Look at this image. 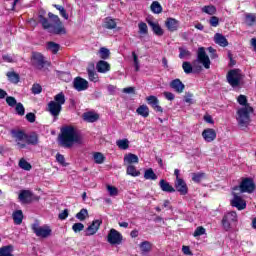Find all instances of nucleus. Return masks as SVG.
<instances>
[{
    "instance_id": "f257e3e1",
    "label": "nucleus",
    "mask_w": 256,
    "mask_h": 256,
    "mask_svg": "<svg viewBox=\"0 0 256 256\" xmlns=\"http://www.w3.org/2000/svg\"><path fill=\"white\" fill-rule=\"evenodd\" d=\"M239 105H242V108L237 110V123L241 129H247L251 124V114L254 113L253 107L247 102V96L239 95L237 98Z\"/></svg>"
},
{
    "instance_id": "f03ea898",
    "label": "nucleus",
    "mask_w": 256,
    "mask_h": 256,
    "mask_svg": "<svg viewBox=\"0 0 256 256\" xmlns=\"http://www.w3.org/2000/svg\"><path fill=\"white\" fill-rule=\"evenodd\" d=\"M48 17L50 19V22L49 19H47L43 15H39L40 23L43 29L48 31V33H52V35H67L65 25H63V22L58 15L49 12Z\"/></svg>"
},
{
    "instance_id": "7ed1b4c3",
    "label": "nucleus",
    "mask_w": 256,
    "mask_h": 256,
    "mask_svg": "<svg viewBox=\"0 0 256 256\" xmlns=\"http://www.w3.org/2000/svg\"><path fill=\"white\" fill-rule=\"evenodd\" d=\"M59 141L61 147L71 149L75 143H81L83 138L81 137V134L77 132V129H75L74 126H64L61 128Z\"/></svg>"
},
{
    "instance_id": "20e7f679",
    "label": "nucleus",
    "mask_w": 256,
    "mask_h": 256,
    "mask_svg": "<svg viewBox=\"0 0 256 256\" xmlns=\"http://www.w3.org/2000/svg\"><path fill=\"white\" fill-rule=\"evenodd\" d=\"M10 133L19 149H25L27 147V133L25 131L12 129Z\"/></svg>"
},
{
    "instance_id": "39448f33",
    "label": "nucleus",
    "mask_w": 256,
    "mask_h": 256,
    "mask_svg": "<svg viewBox=\"0 0 256 256\" xmlns=\"http://www.w3.org/2000/svg\"><path fill=\"white\" fill-rule=\"evenodd\" d=\"M256 189L255 182L251 178H244L239 186H234L233 191H240V193H253Z\"/></svg>"
},
{
    "instance_id": "423d86ee",
    "label": "nucleus",
    "mask_w": 256,
    "mask_h": 256,
    "mask_svg": "<svg viewBox=\"0 0 256 256\" xmlns=\"http://www.w3.org/2000/svg\"><path fill=\"white\" fill-rule=\"evenodd\" d=\"M31 61L33 67L39 69V71H41V69H45V67H51V62L45 60V56L40 52H33Z\"/></svg>"
},
{
    "instance_id": "0eeeda50",
    "label": "nucleus",
    "mask_w": 256,
    "mask_h": 256,
    "mask_svg": "<svg viewBox=\"0 0 256 256\" xmlns=\"http://www.w3.org/2000/svg\"><path fill=\"white\" fill-rule=\"evenodd\" d=\"M226 79L229 85H231V87H239L241 85V79H243L241 69L229 70Z\"/></svg>"
},
{
    "instance_id": "6e6552de",
    "label": "nucleus",
    "mask_w": 256,
    "mask_h": 256,
    "mask_svg": "<svg viewBox=\"0 0 256 256\" xmlns=\"http://www.w3.org/2000/svg\"><path fill=\"white\" fill-rule=\"evenodd\" d=\"M31 229L33 233H35L36 237H41L42 239H47V237H51V227L48 225L39 226V222H35L31 225Z\"/></svg>"
},
{
    "instance_id": "1a4fd4ad",
    "label": "nucleus",
    "mask_w": 256,
    "mask_h": 256,
    "mask_svg": "<svg viewBox=\"0 0 256 256\" xmlns=\"http://www.w3.org/2000/svg\"><path fill=\"white\" fill-rule=\"evenodd\" d=\"M107 241L110 243V245H121V243H123V234H121L115 228H112L108 232Z\"/></svg>"
},
{
    "instance_id": "9d476101",
    "label": "nucleus",
    "mask_w": 256,
    "mask_h": 256,
    "mask_svg": "<svg viewBox=\"0 0 256 256\" xmlns=\"http://www.w3.org/2000/svg\"><path fill=\"white\" fill-rule=\"evenodd\" d=\"M232 195L233 198L230 201L231 207H235L236 209H238V211H243L247 209V201H245L243 197H241L239 194L235 192H233Z\"/></svg>"
},
{
    "instance_id": "9b49d317",
    "label": "nucleus",
    "mask_w": 256,
    "mask_h": 256,
    "mask_svg": "<svg viewBox=\"0 0 256 256\" xmlns=\"http://www.w3.org/2000/svg\"><path fill=\"white\" fill-rule=\"evenodd\" d=\"M197 61L198 63H201V65H203V67L206 69H211V60L209 59L207 52H205V47L198 48Z\"/></svg>"
},
{
    "instance_id": "f8f14e48",
    "label": "nucleus",
    "mask_w": 256,
    "mask_h": 256,
    "mask_svg": "<svg viewBox=\"0 0 256 256\" xmlns=\"http://www.w3.org/2000/svg\"><path fill=\"white\" fill-rule=\"evenodd\" d=\"M46 111L54 117V121H57V119H59V115H61V111H63V106H60L52 100L47 104Z\"/></svg>"
},
{
    "instance_id": "ddd939ff",
    "label": "nucleus",
    "mask_w": 256,
    "mask_h": 256,
    "mask_svg": "<svg viewBox=\"0 0 256 256\" xmlns=\"http://www.w3.org/2000/svg\"><path fill=\"white\" fill-rule=\"evenodd\" d=\"M146 23H148L149 27H151L152 32L157 37H163V35H165V31L163 30V28H161V25L158 21H153V19L149 18L146 19Z\"/></svg>"
},
{
    "instance_id": "4468645a",
    "label": "nucleus",
    "mask_w": 256,
    "mask_h": 256,
    "mask_svg": "<svg viewBox=\"0 0 256 256\" xmlns=\"http://www.w3.org/2000/svg\"><path fill=\"white\" fill-rule=\"evenodd\" d=\"M101 225H103V220H93L91 225L86 228L85 236L91 237V235H95V233H97L101 228Z\"/></svg>"
},
{
    "instance_id": "2eb2a0df",
    "label": "nucleus",
    "mask_w": 256,
    "mask_h": 256,
    "mask_svg": "<svg viewBox=\"0 0 256 256\" xmlns=\"http://www.w3.org/2000/svg\"><path fill=\"white\" fill-rule=\"evenodd\" d=\"M73 86L76 91H87L89 89V82L85 78L78 76L74 79Z\"/></svg>"
},
{
    "instance_id": "dca6fc26",
    "label": "nucleus",
    "mask_w": 256,
    "mask_h": 256,
    "mask_svg": "<svg viewBox=\"0 0 256 256\" xmlns=\"http://www.w3.org/2000/svg\"><path fill=\"white\" fill-rule=\"evenodd\" d=\"M146 101L156 113H163V107L159 105V98L157 96L150 95L146 97Z\"/></svg>"
},
{
    "instance_id": "f3484780",
    "label": "nucleus",
    "mask_w": 256,
    "mask_h": 256,
    "mask_svg": "<svg viewBox=\"0 0 256 256\" xmlns=\"http://www.w3.org/2000/svg\"><path fill=\"white\" fill-rule=\"evenodd\" d=\"M174 187L175 191H177L180 195H187V193H189L187 182H185L183 179H178V181H175Z\"/></svg>"
},
{
    "instance_id": "a211bd4d",
    "label": "nucleus",
    "mask_w": 256,
    "mask_h": 256,
    "mask_svg": "<svg viewBox=\"0 0 256 256\" xmlns=\"http://www.w3.org/2000/svg\"><path fill=\"white\" fill-rule=\"evenodd\" d=\"M202 137L206 143H212L214 139H217V132H215V129L213 128L204 129Z\"/></svg>"
},
{
    "instance_id": "6ab92c4d",
    "label": "nucleus",
    "mask_w": 256,
    "mask_h": 256,
    "mask_svg": "<svg viewBox=\"0 0 256 256\" xmlns=\"http://www.w3.org/2000/svg\"><path fill=\"white\" fill-rule=\"evenodd\" d=\"M165 27L170 31V33H175L179 29V22L175 18H167L165 21Z\"/></svg>"
},
{
    "instance_id": "aec40b11",
    "label": "nucleus",
    "mask_w": 256,
    "mask_h": 256,
    "mask_svg": "<svg viewBox=\"0 0 256 256\" xmlns=\"http://www.w3.org/2000/svg\"><path fill=\"white\" fill-rule=\"evenodd\" d=\"M171 89H174L176 93H183L185 91V84L181 81V79L176 78L170 82Z\"/></svg>"
},
{
    "instance_id": "412c9836",
    "label": "nucleus",
    "mask_w": 256,
    "mask_h": 256,
    "mask_svg": "<svg viewBox=\"0 0 256 256\" xmlns=\"http://www.w3.org/2000/svg\"><path fill=\"white\" fill-rule=\"evenodd\" d=\"M82 118H83V121H86V123H95L99 121V115L92 111L85 112L82 115Z\"/></svg>"
},
{
    "instance_id": "4be33fe9",
    "label": "nucleus",
    "mask_w": 256,
    "mask_h": 256,
    "mask_svg": "<svg viewBox=\"0 0 256 256\" xmlns=\"http://www.w3.org/2000/svg\"><path fill=\"white\" fill-rule=\"evenodd\" d=\"M33 197V192H31L30 190H22L19 193L18 199L22 202V203H26L29 204L31 203V198Z\"/></svg>"
},
{
    "instance_id": "5701e85b",
    "label": "nucleus",
    "mask_w": 256,
    "mask_h": 256,
    "mask_svg": "<svg viewBox=\"0 0 256 256\" xmlns=\"http://www.w3.org/2000/svg\"><path fill=\"white\" fill-rule=\"evenodd\" d=\"M159 187L164 193H175V187H173L167 180L161 179Z\"/></svg>"
},
{
    "instance_id": "b1692460",
    "label": "nucleus",
    "mask_w": 256,
    "mask_h": 256,
    "mask_svg": "<svg viewBox=\"0 0 256 256\" xmlns=\"http://www.w3.org/2000/svg\"><path fill=\"white\" fill-rule=\"evenodd\" d=\"M27 145H39V134L36 132L26 134V146Z\"/></svg>"
},
{
    "instance_id": "393cba45",
    "label": "nucleus",
    "mask_w": 256,
    "mask_h": 256,
    "mask_svg": "<svg viewBox=\"0 0 256 256\" xmlns=\"http://www.w3.org/2000/svg\"><path fill=\"white\" fill-rule=\"evenodd\" d=\"M214 42L220 47H227L229 45V41H227V38L221 33H216L214 35Z\"/></svg>"
},
{
    "instance_id": "a878e982",
    "label": "nucleus",
    "mask_w": 256,
    "mask_h": 256,
    "mask_svg": "<svg viewBox=\"0 0 256 256\" xmlns=\"http://www.w3.org/2000/svg\"><path fill=\"white\" fill-rule=\"evenodd\" d=\"M96 69L98 73H107V71H111V65L105 60H100L96 65Z\"/></svg>"
},
{
    "instance_id": "bb28decb",
    "label": "nucleus",
    "mask_w": 256,
    "mask_h": 256,
    "mask_svg": "<svg viewBox=\"0 0 256 256\" xmlns=\"http://www.w3.org/2000/svg\"><path fill=\"white\" fill-rule=\"evenodd\" d=\"M6 77H8V81L10 83H13V85H17V83H19V81H21V76L19 75V73L15 72V71L7 72Z\"/></svg>"
},
{
    "instance_id": "cd10ccee",
    "label": "nucleus",
    "mask_w": 256,
    "mask_h": 256,
    "mask_svg": "<svg viewBox=\"0 0 256 256\" xmlns=\"http://www.w3.org/2000/svg\"><path fill=\"white\" fill-rule=\"evenodd\" d=\"M23 218V210H15L12 213V219L15 225H21V223H23Z\"/></svg>"
},
{
    "instance_id": "c85d7f7f",
    "label": "nucleus",
    "mask_w": 256,
    "mask_h": 256,
    "mask_svg": "<svg viewBox=\"0 0 256 256\" xmlns=\"http://www.w3.org/2000/svg\"><path fill=\"white\" fill-rule=\"evenodd\" d=\"M46 49L48 51H51V53H53V55H57V53H59V50L61 49V45L57 44L53 41H49L46 44Z\"/></svg>"
},
{
    "instance_id": "c756f323",
    "label": "nucleus",
    "mask_w": 256,
    "mask_h": 256,
    "mask_svg": "<svg viewBox=\"0 0 256 256\" xmlns=\"http://www.w3.org/2000/svg\"><path fill=\"white\" fill-rule=\"evenodd\" d=\"M87 73L89 81H93L94 83H97V81H99V75H97V72H95L94 66H89L87 68Z\"/></svg>"
},
{
    "instance_id": "7c9ffc66",
    "label": "nucleus",
    "mask_w": 256,
    "mask_h": 256,
    "mask_svg": "<svg viewBox=\"0 0 256 256\" xmlns=\"http://www.w3.org/2000/svg\"><path fill=\"white\" fill-rule=\"evenodd\" d=\"M150 10L155 15H159L160 13H163V6H161V3H159V1H153L150 5Z\"/></svg>"
},
{
    "instance_id": "2f4dec72",
    "label": "nucleus",
    "mask_w": 256,
    "mask_h": 256,
    "mask_svg": "<svg viewBox=\"0 0 256 256\" xmlns=\"http://www.w3.org/2000/svg\"><path fill=\"white\" fill-rule=\"evenodd\" d=\"M144 179L149 181H157V174H155V171H153V168H149L145 170Z\"/></svg>"
},
{
    "instance_id": "473e14b6",
    "label": "nucleus",
    "mask_w": 256,
    "mask_h": 256,
    "mask_svg": "<svg viewBox=\"0 0 256 256\" xmlns=\"http://www.w3.org/2000/svg\"><path fill=\"white\" fill-rule=\"evenodd\" d=\"M136 113L139 114L141 117L147 118L149 116V107L145 104L140 105L136 109Z\"/></svg>"
},
{
    "instance_id": "72a5a7b5",
    "label": "nucleus",
    "mask_w": 256,
    "mask_h": 256,
    "mask_svg": "<svg viewBox=\"0 0 256 256\" xmlns=\"http://www.w3.org/2000/svg\"><path fill=\"white\" fill-rule=\"evenodd\" d=\"M13 245H7L0 248V256H14Z\"/></svg>"
},
{
    "instance_id": "f704fd0d",
    "label": "nucleus",
    "mask_w": 256,
    "mask_h": 256,
    "mask_svg": "<svg viewBox=\"0 0 256 256\" xmlns=\"http://www.w3.org/2000/svg\"><path fill=\"white\" fill-rule=\"evenodd\" d=\"M127 175H130L131 177H139L141 175V172L137 170V168L133 165H128L126 169Z\"/></svg>"
},
{
    "instance_id": "c9c22d12",
    "label": "nucleus",
    "mask_w": 256,
    "mask_h": 256,
    "mask_svg": "<svg viewBox=\"0 0 256 256\" xmlns=\"http://www.w3.org/2000/svg\"><path fill=\"white\" fill-rule=\"evenodd\" d=\"M54 103L63 107V105H65V94L63 92L56 94L54 96Z\"/></svg>"
},
{
    "instance_id": "e433bc0d",
    "label": "nucleus",
    "mask_w": 256,
    "mask_h": 256,
    "mask_svg": "<svg viewBox=\"0 0 256 256\" xmlns=\"http://www.w3.org/2000/svg\"><path fill=\"white\" fill-rule=\"evenodd\" d=\"M105 29H117V22L115 19L107 17L104 22Z\"/></svg>"
},
{
    "instance_id": "4c0bfd02",
    "label": "nucleus",
    "mask_w": 256,
    "mask_h": 256,
    "mask_svg": "<svg viewBox=\"0 0 256 256\" xmlns=\"http://www.w3.org/2000/svg\"><path fill=\"white\" fill-rule=\"evenodd\" d=\"M18 165H19V168L23 169L24 171H31V169H33V166H31V163L27 162L25 158H21Z\"/></svg>"
},
{
    "instance_id": "58836bf2",
    "label": "nucleus",
    "mask_w": 256,
    "mask_h": 256,
    "mask_svg": "<svg viewBox=\"0 0 256 256\" xmlns=\"http://www.w3.org/2000/svg\"><path fill=\"white\" fill-rule=\"evenodd\" d=\"M245 21H246V25H248V27H253V25H255V22H256L255 14H253V13L246 14Z\"/></svg>"
},
{
    "instance_id": "ea45409f",
    "label": "nucleus",
    "mask_w": 256,
    "mask_h": 256,
    "mask_svg": "<svg viewBox=\"0 0 256 256\" xmlns=\"http://www.w3.org/2000/svg\"><path fill=\"white\" fill-rule=\"evenodd\" d=\"M124 161H126V163H129V164L139 163V157L133 153H129L124 157Z\"/></svg>"
},
{
    "instance_id": "a19ab883",
    "label": "nucleus",
    "mask_w": 256,
    "mask_h": 256,
    "mask_svg": "<svg viewBox=\"0 0 256 256\" xmlns=\"http://www.w3.org/2000/svg\"><path fill=\"white\" fill-rule=\"evenodd\" d=\"M89 217V211L87 209L82 208L77 214H76V219L79 221H85Z\"/></svg>"
},
{
    "instance_id": "79ce46f5",
    "label": "nucleus",
    "mask_w": 256,
    "mask_h": 256,
    "mask_svg": "<svg viewBox=\"0 0 256 256\" xmlns=\"http://www.w3.org/2000/svg\"><path fill=\"white\" fill-rule=\"evenodd\" d=\"M116 145L117 147H119V149H122L123 151H125L129 149V140L127 139L117 140Z\"/></svg>"
},
{
    "instance_id": "37998d69",
    "label": "nucleus",
    "mask_w": 256,
    "mask_h": 256,
    "mask_svg": "<svg viewBox=\"0 0 256 256\" xmlns=\"http://www.w3.org/2000/svg\"><path fill=\"white\" fill-rule=\"evenodd\" d=\"M182 69L186 75H190V73H193V65H191V62L185 61L182 63Z\"/></svg>"
},
{
    "instance_id": "c03bdc74",
    "label": "nucleus",
    "mask_w": 256,
    "mask_h": 256,
    "mask_svg": "<svg viewBox=\"0 0 256 256\" xmlns=\"http://www.w3.org/2000/svg\"><path fill=\"white\" fill-rule=\"evenodd\" d=\"M205 179V173L203 172H197L192 174V181L194 183H201Z\"/></svg>"
},
{
    "instance_id": "a18cd8bd",
    "label": "nucleus",
    "mask_w": 256,
    "mask_h": 256,
    "mask_svg": "<svg viewBox=\"0 0 256 256\" xmlns=\"http://www.w3.org/2000/svg\"><path fill=\"white\" fill-rule=\"evenodd\" d=\"M100 58L103 59L104 61L109 59L111 56V51L105 47H101L99 50Z\"/></svg>"
},
{
    "instance_id": "49530a36",
    "label": "nucleus",
    "mask_w": 256,
    "mask_h": 256,
    "mask_svg": "<svg viewBox=\"0 0 256 256\" xmlns=\"http://www.w3.org/2000/svg\"><path fill=\"white\" fill-rule=\"evenodd\" d=\"M93 157L97 165H101L105 162V156L101 152L94 153Z\"/></svg>"
},
{
    "instance_id": "de8ad7c7",
    "label": "nucleus",
    "mask_w": 256,
    "mask_h": 256,
    "mask_svg": "<svg viewBox=\"0 0 256 256\" xmlns=\"http://www.w3.org/2000/svg\"><path fill=\"white\" fill-rule=\"evenodd\" d=\"M224 217L230 222V223H237V212L230 211Z\"/></svg>"
},
{
    "instance_id": "09e8293b",
    "label": "nucleus",
    "mask_w": 256,
    "mask_h": 256,
    "mask_svg": "<svg viewBox=\"0 0 256 256\" xmlns=\"http://www.w3.org/2000/svg\"><path fill=\"white\" fill-rule=\"evenodd\" d=\"M202 11L207 15H215V13H217V8L213 5H209V6H204L202 8Z\"/></svg>"
},
{
    "instance_id": "8fccbe9b",
    "label": "nucleus",
    "mask_w": 256,
    "mask_h": 256,
    "mask_svg": "<svg viewBox=\"0 0 256 256\" xmlns=\"http://www.w3.org/2000/svg\"><path fill=\"white\" fill-rule=\"evenodd\" d=\"M138 29L140 35H147L149 33V28L147 27V23L145 22H140L138 24Z\"/></svg>"
},
{
    "instance_id": "3c124183",
    "label": "nucleus",
    "mask_w": 256,
    "mask_h": 256,
    "mask_svg": "<svg viewBox=\"0 0 256 256\" xmlns=\"http://www.w3.org/2000/svg\"><path fill=\"white\" fill-rule=\"evenodd\" d=\"M140 249L142 253H149L151 251V242L144 241L140 244Z\"/></svg>"
},
{
    "instance_id": "603ef678",
    "label": "nucleus",
    "mask_w": 256,
    "mask_h": 256,
    "mask_svg": "<svg viewBox=\"0 0 256 256\" xmlns=\"http://www.w3.org/2000/svg\"><path fill=\"white\" fill-rule=\"evenodd\" d=\"M31 91H32L33 95H40V93L43 92V87L39 83H34L32 85Z\"/></svg>"
},
{
    "instance_id": "864d4df0",
    "label": "nucleus",
    "mask_w": 256,
    "mask_h": 256,
    "mask_svg": "<svg viewBox=\"0 0 256 256\" xmlns=\"http://www.w3.org/2000/svg\"><path fill=\"white\" fill-rule=\"evenodd\" d=\"M107 191L110 197H117V195H119V189L115 186L107 185Z\"/></svg>"
},
{
    "instance_id": "5fc2aeb1",
    "label": "nucleus",
    "mask_w": 256,
    "mask_h": 256,
    "mask_svg": "<svg viewBox=\"0 0 256 256\" xmlns=\"http://www.w3.org/2000/svg\"><path fill=\"white\" fill-rule=\"evenodd\" d=\"M83 229H85V225L81 222L74 223L72 225V231H74V233H81V231H83Z\"/></svg>"
},
{
    "instance_id": "6e6d98bb",
    "label": "nucleus",
    "mask_w": 256,
    "mask_h": 256,
    "mask_svg": "<svg viewBox=\"0 0 256 256\" xmlns=\"http://www.w3.org/2000/svg\"><path fill=\"white\" fill-rule=\"evenodd\" d=\"M185 57H191V51H189L183 47H180L179 48V58L185 59Z\"/></svg>"
},
{
    "instance_id": "4d7b16f0",
    "label": "nucleus",
    "mask_w": 256,
    "mask_h": 256,
    "mask_svg": "<svg viewBox=\"0 0 256 256\" xmlns=\"http://www.w3.org/2000/svg\"><path fill=\"white\" fill-rule=\"evenodd\" d=\"M15 111H16L17 115H20V117H23V115H25V107L23 106V104L21 102H19L16 105Z\"/></svg>"
},
{
    "instance_id": "13d9d810",
    "label": "nucleus",
    "mask_w": 256,
    "mask_h": 256,
    "mask_svg": "<svg viewBox=\"0 0 256 256\" xmlns=\"http://www.w3.org/2000/svg\"><path fill=\"white\" fill-rule=\"evenodd\" d=\"M6 103L9 105V107H15L18 104L17 99H15L13 96H7Z\"/></svg>"
},
{
    "instance_id": "bf43d9fd",
    "label": "nucleus",
    "mask_w": 256,
    "mask_h": 256,
    "mask_svg": "<svg viewBox=\"0 0 256 256\" xmlns=\"http://www.w3.org/2000/svg\"><path fill=\"white\" fill-rule=\"evenodd\" d=\"M201 235H205V228L203 226H199L193 233V237H201Z\"/></svg>"
},
{
    "instance_id": "052dcab7",
    "label": "nucleus",
    "mask_w": 256,
    "mask_h": 256,
    "mask_svg": "<svg viewBox=\"0 0 256 256\" xmlns=\"http://www.w3.org/2000/svg\"><path fill=\"white\" fill-rule=\"evenodd\" d=\"M209 24L211 27H219V17L211 16L209 19Z\"/></svg>"
},
{
    "instance_id": "680f3d73",
    "label": "nucleus",
    "mask_w": 256,
    "mask_h": 256,
    "mask_svg": "<svg viewBox=\"0 0 256 256\" xmlns=\"http://www.w3.org/2000/svg\"><path fill=\"white\" fill-rule=\"evenodd\" d=\"M222 227L226 231H229V229H231V222L230 220L226 219L225 216H223L222 218Z\"/></svg>"
},
{
    "instance_id": "e2e57ef3",
    "label": "nucleus",
    "mask_w": 256,
    "mask_h": 256,
    "mask_svg": "<svg viewBox=\"0 0 256 256\" xmlns=\"http://www.w3.org/2000/svg\"><path fill=\"white\" fill-rule=\"evenodd\" d=\"M56 161L63 167H67V163H65V156H63L62 154H56Z\"/></svg>"
},
{
    "instance_id": "0e129e2a",
    "label": "nucleus",
    "mask_w": 256,
    "mask_h": 256,
    "mask_svg": "<svg viewBox=\"0 0 256 256\" xmlns=\"http://www.w3.org/2000/svg\"><path fill=\"white\" fill-rule=\"evenodd\" d=\"M67 217H69V209H64L58 215V219H60V221H65V219H67Z\"/></svg>"
},
{
    "instance_id": "69168bd1",
    "label": "nucleus",
    "mask_w": 256,
    "mask_h": 256,
    "mask_svg": "<svg viewBox=\"0 0 256 256\" xmlns=\"http://www.w3.org/2000/svg\"><path fill=\"white\" fill-rule=\"evenodd\" d=\"M132 57L134 61L135 71H139V57L137 56V53L132 52Z\"/></svg>"
},
{
    "instance_id": "338daca9",
    "label": "nucleus",
    "mask_w": 256,
    "mask_h": 256,
    "mask_svg": "<svg viewBox=\"0 0 256 256\" xmlns=\"http://www.w3.org/2000/svg\"><path fill=\"white\" fill-rule=\"evenodd\" d=\"M26 119L29 123H35L37 116H35V113L29 112L26 114Z\"/></svg>"
},
{
    "instance_id": "774afa93",
    "label": "nucleus",
    "mask_w": 256,
    "mask_h": 256,
    "mask_svg": "<svg viewBox=\"0 0 256 256\" xmlns=\"http://www.w3.org/2000/svg\"><path fill=\"white\" fill-rule=\"evenodd\" d=\"M2 59L5 63H14L13 56L10 54H4Z\"/></svg>"
}]
</instances>
